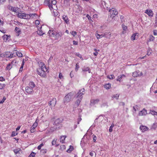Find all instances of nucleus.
Returning a JSON list of instances; mask_svg holds the SVG:
<instances>
[{
    "instance_id": "nucleus-1",
    "label": "nucleus",
    "mask_w": 157,
    "mask_h": 157,
    "mask_svg": "<svg viewBox=\"0 0 157 157\" xmlns=\"http://www.w3.org/2000/svg\"><path fill=\"white\" fill-rule=\"evenodd\" d=\"M62 120L60 118H58L54 120L53 123V124L55 127L53 129H52V128H51L50 130L54 131L56 130V129H60L62 126Z\"/></svg>"
},
{
    "instance_id": "nucleus-2",
    "label": "nucleus",
    "mask_w": 157,
    "mask_h": 157,
    "mask_svg": "<svg viewBox=\"0 0 157 157\" xmlns=\"http://www.w3.org/2000/svg\"><path fill=\"white\" fill-rule=\"evenodd\" d=\"M18 63V62L16 59L13 60L10 63L7 65L6 70H10L13 66H16L17 64Z\"/></svg>"
},
{
    "instance_id": "nucleus-3",
    "label": "nucleus",
    "mask_w": 157,
    "mask_h": 157,
    "mask_svg": "<svg viewBox=\"0 0 157 157\" xmlns=\"http://www.w3.org/2000/svg\"><path fill=\"white\" fill-rule=\"evenodd\" d=\"M109 12L110 17L112 18L118 14V12L116 9L115 8H112L110 9L109 10Z\"/></svg>"
},
{
    "instance_id": "nucleus-4",
    "label": "nucleus",
    "mask_w": 157,
    "mask_h": 157,
    "mask_svg": "<svg viewBox=\"0 0 157 157\" xmlns=\"http://www.w3.org/2000/svg\"><path fill=\"white\" fill-rule=\"evenodd\" d=\"M57 102L56 99V98H53L48 102V105L50 106L51 109H53L55 106Z\"/></svg>"
},
{
    "instance_id": "nucleus-5",
    "label": "nucleus",
    "mask_w": 157,
    "mask_h": 157,
    "mask_svg": "<svg viewBox=\"0 0 157 157\" xmlns=\"http://www.w3.org/2000/svg\"><path fill=\"white\" fill-rule=\"evenodd\" d=\"M37 72L38 74L42 77H45L46 76V72L47 71H44V70H42L40 68L37 69Z\"/></svg>"
},
{
    "instance_id": "nucleus-6",
    "label": "nucleus",
    "mask_w": 157,
    "mask_h": 157,
    "mask_svg": "<svg viewBox=\"0 0 157 157\" xmlns=\"http://www.w3.org/2000/svg\"><path fill=\"white\" fill-rule=\"evenodd\" d=\"M52 0H45L44 3L46 4L51 10H52L54 9V7L51 3Z\"/></svg>"
},
{
    "instance_id": "nucleus-7",
    "label": "nucleus",
    "mask_w": 157,
    "mask_h": 157,
    "mask_svg": "<svg viewBox=\"0 0 157 157\" xmlns=\"http://www.w3.org/2000/svg\"><path fill=\"white\" fill-rule=\"evenodd\" d=\"M72 96V94L71 93H68L64 98L65 102L70 101L71 99Z\"/></svg>"
},
{
    "instance_id": "nucleus-8",
    "label": "nucleus",
    "mask_w": 157,
    "mask_h": 157,
    "mask_svg": "<svg viewBox=\"0 0 157 157\" xmlns=\"http://www.w3.org/2000/svg\"><path fill=\"white\" fill-rule=\"evenodd\" d=\"M143 75L142 72L138 70L134 71L132 73V76L134 77H140L142 76Z\"/></svg>"
},
{
    "instance_id": "nucleus-9",
    "label": "nucleus",
    "mask_w": 157,
    "mask_h": 157,
    "mask_svg": "<svg viewBox=\"0 0 157 157\" xmlns=\"http://www.w3.org/2000/svg\"><path fill=\"white\" fill-rule=\"evenodd\" d=\"M17 17L20 18L27 19L29 16L25 13H18Z\"/></svg>"
},
{
    "instance_id": "nucleus-10",
    "label": "nucleus",
    "mask_w": 157,
    "mask_h": 157,
    "mask_svg": "<svg viewBox=\"0 0 157 157\" xmlns=\"http://www.w3.org/2000/svg\"><path fill=\"white\" fill-rule=\"evenodd\" d=\"M40 68L42 70H44V71H48V69L47 68L45 64L43 62H40L39 63Z\"/></svg>"
},
{
    "instance_id": "nucleus-11",
    "label": "nucleus",
    "mask_w": 157,
    "mask_h": 157,
    "mask_svg": "<svg viewBox=\"0 0 157 157\" xmlns=\"http://www.w3.org/2000/svg\"><path fill=\"white\" fill-rule=\"evenodd\" d=\"M85 89L84 88H83L80 90L78 92V93L77 96H76L77 98H82V95L85 93Z\"/></svg>"
},
{
    "instance_id": "nucleus-12",
    "label": "nucleus",
    "mask_w": 157,
    "mask_h": 157,
    "mask_svg": "<svg viewBox=\"0 0 157 157\" xmlns=\"http://www.w3.org/2000/svg\"><path fill=\"white\" fill-rule=\"evenodd\" d=\"M25 90L26 92L29 94H31L33 92V89L29 87V86H27L25 87Z\"/></svg>"
},
{
    "instance_id": "nucleus-13",
    "label": "nucleus",
    "mask_w": 157,
    "mask_h": 157,
    "mask_svg": "<svg viewBox=\"0 0 157 157\" xmlns=\"http://www.w3.org/2000/svg\"><path fill=\"white\" fill-rule=\"evenodd\" d=\"M145 13L147 14L150 17H152L153 16V12L151 10L147 9L145 10Z\"/></svg>"
},
{
    "instance_id": "nucleus-14",
    "label": "nucleus",
    "mask_w": 157,
    "mask_h": 157,
    "mask_svg": "<svg viewBox=\"0 0 157 157\" xmlns=\"http://www.w3.org/2000/svg\"><path fill=\"white\" fill-rule=\"evenodd\" d=\"M139 37V33H134L132 35L131 37V39L133 41L135 40L136 39H137Z\"/></svg>"
},
{
    "instance_id": "nucleus-15",
    "label": "nucleus",
    "mask_w": 157,
    "mask_h": 157,
    "mask_svg": "<svg viewBox=\"0 0 157 157\" xmlns=\"http://www.w3.org/2000/svg\"><path fill=\"white\" fill-rule=\"evenodd\" d=\"M140 129L142 132H144L147 131L148 129V128L146 126L142 125L140 126Z\"/></svg>"
},
{
    "instance_id": "nucleus-16",
    "label": "nucleus",
    "mask_w": 157,
    "mask_h": 157,
    "mask_svg": "<svg viewBox=\"0 0 157 157\" xmlns=\"http://www.w3.org/2000/svg\"><path fill=\"white\" fill-rule=\"evenodd\" d=\"M155 39V37L154 36H153L152 35H150L149 37L148 40H147V44L148 45L149 42L154 41Z\"/></svg>"
},
{
    "instance_id": "nucleus-17",
    "label": "nucleus",
    "mask_w": 157,
    "mask_h": 157,
    "mask_svg": "<svg viewBox=\"0 0 157 157\" xmlns=\"http://www.w3.org/2000/svg\"><path fill=\"white\" fill-rule=\"evenodd\" d=\"M9 9L10 10L13 12L15 13H17V10H18L17 8L13 7L11 6H9Z\"/></svg>"
},
{
    "instance_id": "nucleus-18",
    "label": "nucleus",
    "mask_w": 157,
    "mask_h": 157,
    "mask_svg": "<svg viewBox=\"0 0 157 157\" xmlns=\"http://www.w3.org/2000/svg\"><path fill=\"white\" fill-rule=\"evenodd\" d=\"M62 19L67 24L69 23V19L66 15H63L62 16Z\"/></svg>"
},
{
    "instance_id": "nucleus-19",
    "label": "nucleus",
    "mask_w": 157,
    "mask_h": 157,
    "mask_svg": "<svg viewBox=\"0 0 157 157\" xmlns=\"http://www.w3.org/2000/svg\"><path fill=\"white\" fill-rule=\"evenodd\" d=\"M147 114V113L146 110L144 109L140 111L139 113V115L140 116H142L145 115Z\"/></svg>"
},
{
    "instance_id": "nucleus-20",
    "label": "nucleus",
    "mask_w": 157,
    "mask_h": 157,
    "mask_svg": "<svg viewBox=\"0 0 157 157\" xmlns=\"http://www.w3.org/2000/svg\"><path fill=\"white\" fill-rule=\"evenodd\" d=\"M63 34L61 32H56L55 35V38L56 40L58 39L60 37L62 36Z\"/></svg>"
},
{
    "instance_id": "nucleus-21",
    "label": "nucleus",
    "mask_w": 157,
    "mask_h": 157,
    "mask_svg": "<svg viewBox=\"0 0 157 157\" xmlns=\"http://www.w3.org/2000/svg\"><path fill=\"white\" fill-rule=\"evenodd\" d=\"M56 33V31L52 30H50L48 32L49 36H54L55 35Z\"/></svg>"
},
{
    "instance_id": "nucleus-22",
    "label": "nucleus",
    "mask_w": 157,
    "mask_h": 157,
    "mask_svg": "<svg viewBox=\"0 0 157 157\" xmlns=\"http://www.w3.org/2000/svg\"><path fill=\"white\" fill-rule=\"evenodd\" d=\"M66 136H60V142L62 143H64L65 140L66 138Z\"/></svg>"
},
{
    "instance_id": "nucleus-23",
    "label": "nucleus",
    "mask_w": 157,
    "mask_h": 157,
    "mask_svg": "<svg viewBox=\"0 0 157 157\" xmlns=\"http://www.w3.org/2000/svg\"><path fill=\"white\" fill-rule=\"evenodd\" d=\"M122 27L124 30V31L122 32V34H124L125 33L124 31H126L128 29L127 26L123 24L122 25Z\"/></svg>"
},
{
    "instance_id": "nucleus-24",
    "label": "nucleus",
    "mask_w": 157,
    "mask_h": 157,
    "mask_svg": "<svg viewBox=\"0 0 157 157\" xmlns=\"http://www.w3.org/2000/svg\"><path fill=\"white\" fill-rule=\"evenodd\" d=\"M111 33L110 32L105 33L104 34V37L107 38H109L111 37Z\"/></svg>"
},
{
    "instance_id": "nucleus-25",
    "label": "nucleus",
    "mask_w": 157,
    "mask_h": 157,
    "mask_svg": "<svg viewBox=\"0 0 157 157\" xmlns=\"http://www.w3.org/2000/svg\"><path fill=\"white\" fill-rule=\"evenodd\" d=\"M82 71H88L89 73H90L91 71L90 68L88 67H84L82 69Z\"/></svg>"
},
{
    "instance_id": "nucleus-26",
    "label": "nucleus",
    "mask_w": 157,
    "mask_h": 157,
    "mask_svg": "<svg viewBox=\"0 0 157 157\" xmlns=\"http://www.w3.org/2000/svg\"><path fill=\"white\" fill-rule=\"evenodd\" d=\"M152 50L150 48H148L147 55L148 56H150L152 53Z\"/></svg>"
},
{
    "instance_id": "nucleus-27",
    "label": "nucleus",
    "mask_w": 157,
    "mask_h": 157,
    "mask_svg": "<svg viewBox=\"0 0 157 157\" xmlns=\"http://www.w3.org/2000/svg\"><path fill=\"white\" fill-rule=\"evenodd\" d=\"M15 31L17 33V36H19V34L21 33V30L19 28L16 27L15 29Z\"/></svg>"
},
{
    "instance_id": "nucleus-28",
    "label": "nucleus",
    "mask_w": 157,
    "mask_h": 157,
    "mask_svg": "<svg viewBox=\"0 0 157 157\" xmlns=\"http://www.w3.org/2000/svg\"><path fill=\"white\" fill-rule=\"evenodd\" d=\"M125 77V75L124 74H122L120 76H118L117 79V81H119L120 82H121V80L123 77Z\"/></svg>"
},
{
    "instance_id": "nucleus-29",
    "label": "nucleus",
    "mask_w": 157,
    "mask_h": 157,
    "mask_svg": "<svg viewBox=\"0 0 157 157\" xmlns=\"http://www.w3.org/2000/svg\"><path fill=\"white\" fill-rule=\"evenodd\" d=\"M78 99L76 100L75 103L77 105V106H78L80 104L81 100L82 99V98H77Z\"/></svg>"
},
{
    "instance_id": "nucleus-30",
    "label": "nucleus",
    "mask_w": 157,
    "mask_h": 157,
    "mask_svg": "<svg viewBox=\"0 0 157 157\" xmlns=\"http://www.w3.org/2000/svg\"><path fill=\"white\" fill-rule=\"evenodd\" d=\"M29 85L31 88L33 89L35 86V84L33 82H30L29 84Z\"/></svg>"
},
{
    "instance_id": "nucleus-31",
    "label": "nucleus",
    "mask_w": 157,
    "mask_h": 157,
    "mask_svg": "<svg viewBox=\"0 0 157 157\" xmlns=\"http://www.w3.org/2000/svg\"><path fill=\"white\" fill-rule=\"evenodd\" d=\"M96 36L97 37V38L98 39H100L101 38H102L103 37H104V34H101L100 35L98 33H97L96 35Z\"/></svg>"
},
{
    "instance_id": "nucleus-32",
    "label": "nucleus",
    "mask_w": 157,
    "mask_h": 157,
    "mask_svg": "<svg viewBox=\"0 0 157 157\" xmlns=\"http://www.w3.org/2000/svg\"><path fill=\"white\" fill-rule=\"evenodd\" d=\"M74 149L73 147L72 146L70 145V147L67 150V152L69 153L71 152Z\"/></svg>"
},
{
    "instance_id": "nucleus-33",
    "label": "nucleus",
    "mask_w": 157,
    "mask_h": 157,
    "mask_svg": "<svg viewBox=\"0 0 157 157\" xmlns=\"http://www.w3.org/2000/svg\"><path fill=\"white\" fill-rule=\"evenodd\" d=\"M38 121L37 120H36L35 122L33 124L32 127H33V128H35L38 125Z\"/></svg>"
},
{
    "instance_id": "nucleus-34",
    "label": "nucleus",
    "mask_w": 157,
    "mask_h": 157,
    "mask_svg": "<svg viewBox=\"0 0 157 157\" xmlns=\"http://www.w3.org/2000/svg\"><path fill=\"white\" fill-rule=\"evenodd\" d=\"M119 94H118L113 95L112 96V98H115L117 99H118L119 96Z\"/></svg>"
},
{
    "instance_id": "nucleus-35",
    "label": "nucleus",
    "mask_w": 157,
    "mask_h": 157,
    "mask_svg": "<svg viewBox=\"0 0 157 157\" xmlns=\"http://www.w3.org/2000/svg\"><path fill=\"white\" fill-rule=\"evenodd\" d=\"M157 128V123H154L151 127V129H155Z\"/></svg>"
},
{
    "instance_id": "nucleus-36",
    "label": "nucleus",
    "mask_w": 157,
    "mask_h": 157,
    "mask_svg": "<svg viewBox=\"0 0 157 157\" xmlns=\"http://www.w3.org/2000/svg\"><path fill=\"white\" fill-rule=\"evenodd\" d=\"M110 87L111 84L109 83L106 84L104 86V88L106 89H109Z\"/></svg>"
},
{
    "instance_id": "nucleus-37",
    "label": "nucleus",
    "mask_w": 157,
    "mask_h": 157,
    "mask_svg": "<svg viewBox=\"0 0 157 157\" xmlns=\"http://www.w3.org/2000/svg\"><path fill=\"white\" fill-rule=\"evenodd\" d=\"M16 54L17 56L19 57H22L23 56L22 53L20 52L17 51L16 52Z\"/></svg>"
},
{
    "instance_id": "nucleus-38",
    "label": "nucleus",
    "mask_w": 157,
    "mask_h": 157,
    "mask_svg": "<svg viewBox=\"0 0 157 157\" xmlns=\"http://www.w3.org/2000/svg\"><path fill=\"white\" fill-rule=\"evenodd\" d=\"M75 55L79 57L82 60H83L84 59L83 57H82V56L79 53H76Z\"/></svg>"
},
{
    "instance_id": "nucleus-39",
    "label": "nucleus",
    "mask_w": 157,
    "mask_h": 157,
    "mask_svg": "<svg viewBox=\"0 0 157 157\" xmlns=\"http://www.w3.org/2000/svg\"><path fill=\"white\" fill-rule=\"evenodd\" d=\"M57 2L55 0H53L51 2V3L52 4V5L53 6V7L54 8V7L56 6V4Z\"/></svg>"
},
{
    "instance_id": "nucleus-40",
    "label": "nucleus",
    "mask_w": 157,
    "mask_h": 157,
    "mask_svg": "<svg viewBox=\"0 0 157 157\" xmlns=\"http://www.w3.org/2000/svg\"><path fill=\"white\" fill-rule=\"evenodd\" d=\"M94 50L95 52H94L93 54L94 56H97L98 54V52H99L100 51L99 50H97L96 48H94Z\"/></svg>"
},
{
    "instance_id": "nucleus-41",
    "label": "nucleus",
    "mask_w": 157,
    "mask_h": 157,
    "mask_svg": "<svg viewBox=\"0 0 157 157\" xmlns=\"http://www.w3.org/2000/svg\"><path fill=\"white\" fill-rule=\"evenodd\" d=\"M57 140V139L54 138V139H53L52 142V145H55L56 144Z\"/></svg>"
},
{
    "instance_id": "nucleus-42",
    "label": "nucleus",
    "mask_w": 157,
    "mask_h": 157,
    "mask_svg": "<svg viewBox=\"0 0 157 157\" xmlns=\"http://www.w3.org/2000/svg\"><path fill=\"white\" fill-rule=\"evenodd\" d=\"M150 113L153 115H157V112L154 110H150Z\"/></svg>"
},
{
    "instance_id": "nucleus-43",
    "label": "nucleus",
    "mask_w": 157,
    "mask_h": 157,
    "mask_svg": "<svg viewBox=\"0 0 157 157\" xmlns=\"http://www.w3.org/2000/svg\"><path fill=\"white\" fill-rule=\"evenodd\" d=\"M37 33L38 35L40 36L44 34V33H43V32L41 31V29H38V30L37 31Z\"/></svg>"
},
{
    "instance_id": "nucleus-44",
    "label": "nucleus",
    "mask_w": 157,
    "mask_h": 157,
    "mask_svg": "<svg viewBox=\"0 0 157 157\" xmlns=\"http://www.w3.org/2000/svg\"><path fill=\"white\" fill-rule=\"evenodd\" d=\"M21 149L20 148H18L17 149H14L13 150L14 152L16 154H17L19 151H21Z\"/></svg>"
},
{
    "instance_id": "nucleus-45",
    "label": "nucleus",
    "mask_w": 157,
    "mask_h": 157,
    "mask_svg": "<svg viewBox=\"0 0 157 157\" xmlns=\"http://www.w3.org/2000/svg\"><path fill=\"white\" fill-rule=\"evenodd\" d=\"M29 17H28L27 19H29L31 17L33 16H35L36 15V14L35 13H31L30 14H26Z\"/></svg>"
},
{
    "instance_id": "nucleus-46",
    "label": "nucleus",
    "mask_w": 157,
    "mask_h": 157,
    "mask_svg": "<svg viewBox=\"0 0 157 157\" xmlns=\"http://www.w3.org/2000/svg\"><path fill=\"white\" fill-rule=\"evenodd\" d=\"M133 109L135 111H136L137 110H138L139 107L137 105H136L133 107Z\"/></svg>"
},
{
    "instance_id": "nucleus-47",
    "label": "nucleus",
    "mask_w": 157,
    "mask_h": 157,
    "mask_svg": "<svg viewBox=\"0 0 157 157\" xmlns=\"http://www.w3.org/2000/svg\"><path fill=\"white\" fill-rule=\"evenodd\" d=\"M5 87V84H0V89H3Z\"/></svg>"
},
{
    "instance_id": "nucleus-48",
    "label": "nucleus",
    "mask_w": 157,
    "mask_h": 157,
    "mask_svg": "<svg viewBox=\"0 0 157 157\" xmlns=\"http://www.w3.org/2000/svg\"><path fill=\"white\" fill-rule=\"evenodd\" d=\"M70 33L73 36H75L77 34V32L75 31H72Z\"/></svg>"
},
{
    "instance_id": "nucleus-49",
    "label": "nucleus",
    "mask_w": 157,
    "mask_h": 157,
    "mask_svg": "<svg viewBox=\"0 0 157 157\" xmlns=\"http://www.w3.org/2000/svg\"><path fill=\"white\" fill-rule=\"evenodd\" d=\"M79 68V67L78 65V63H76V66H75V71H78V69Z\"/></svg>"
},
{
    "instance_id": "nucleus-50",
    "label": "nucleus",
    "mask_w": 157,
    "mask_h": 157,
    "mask_svg": "<svg viewBox=\"0 0 157 157\" xmlns=\"http://www.w3.org/2000/svg\"><path fill=\"white\" fill-rule=\"evenodd\" d=\"M35 155H36V153H35L33 152L29 156V157H34Z\"/></svg>"
},
{
    "instance_id": "nucleus-51",
    "label": "nucleus",
    "mask_w": 157,
    "mask_h": 157,
    "mask_svg": "<svg viewBox=\"0 0 157 157\" xmlns=\"http://www.w3.org/2000/svg\"><path fill=\"white\" fill-rule=\"evenodd\" d=\"M99 101V99H96L95 100H92L91 101H93V103L94 104H96V103H97Z\"/></svg>"
},
{
    "instance_id": "nucleus-52",
    "label": "nucleus",
    "mask_w": 157,
    "mask_h": 157,
    "mask_svg": "<svg viewBox=\"0 0 157 157\" xmlns=\"http://www.w3.org/2000/svg\"><path fill=\"white\" fill-rule=\"evenodd\" d=\"M8 36L6 35H4L3 36V38L4 40L6 41L7 40Z\"/></svg>"
},
{
    "instance_id": "nucleus-53",
    "label": "nucleus",
    "mask_w": 157,
    "mask_h": 157,
    "mask_svg": "<svg viewBox=\"0 0 157 157\" xmlns=\"http://www.w3.org/2000/svg\"><path fill=\"white\" fill-rule=\"evenodd\" d=\"M44 145V144L43 143H41L40 144L39 146H38L37 147V149L38 150H40L41 149V147L43 146Z\"/></svg>"
},
{
    "instance_id": "nucleus-54",
    "label": "nucleus",
    "mask_w": 157,
    "mask_h": 157,
    "mask_svg": "<svg viewBox=\"0 0 157 157\" xmlns=\"http://www.w3.org/2000/svg\"><path fill=\"white\" fill-rule=\"evenodd\" d=\"M94 154H95V155H96V153L94 151H92L90 152L89 154L91 156H93Z\"/></svg>"
},
{
    "instance_id": "nucleus-55",
    "label": "nucleus",
    "mask_w": 157,
    "mask_h": 157,
    "mask_svg": "<svg viewBox=\"0 0 157 157\" xmlns=\"http://www.w3.org/2000/svg\"><path fill=\"white\" fill-rule=\"evenodd\" d=\"M107 77L110 79H113L115 78V76L113 75H111L110 76H108Z\"/></svg>"
},
{
    "instance_id": "nucleus-56",
    "label": "nucleus",
    "mask_w": 157,
    "mask_h": 157,
    "mask_svg": "<svg viewBox=\"0 0 157 157\" xmlns=\"http://www.w3.org/2000/svg\"><path fill=\"white\" fill-rule=\"evenodd\" d=\"M59 78L61 79L63 78V76L62 74L60 72L59 75Z\"/></svg>"
},
{
    "instance_id": "nucleus-57",
    "label": "nucleus",
    "mask_w": 157,
    "mask_h": 157,
    "mask_svg": "<svg viewBox=\"0 0 157 157\" xmlns=\"http://www.w3.org/2000/svg\"><path fill=\"white\" fill-rule=\"evenodd\" d=\"M93 142H95L97 139L96 136L94 135V134L93 135Z\"/></svg>"
},
{
    "instance_id": "nucleus-58",
    "label": "nucleus",
    "mask_w": 157,
    "mask_h": 157,
    "mask_svg": "<svg viewBox=\"0 0 157 157\" xmlns=\"http://www.w3.org/2000/svg\"><path fill=\"white\" fill-rule=\"evenodd\" d=\"M30 132L31 133H33L35 132V128L33 127H32L31 128H30Z\"/></svg>"
},
{
    "instance_id": "nucleus-59",
    "label": "nucleus",
    "mask_w": 157,
    "mask_h": 157,
    "mask_svg": "<svg viewBox=\"0 0 157 157\" xmlns=\"http://www.w3.org/2000/svg\"><path fill=\"white\" fill-rule=\"evenodd\" d=\"M17 133H16L14 132H12V134L11 135V136L12 137L14 136H15L16 135H17Z\"/></svg>"
},
{
    "instance_id": "nucleus-60",
    "label": "nucleus",
    "mask_w": 157,
    "mask_h": 157,
    "mask_svg": "<svg viewBox=\"0 0 157 157\" xmlns=\"http://www.w3.org/2000/svg\"><path fill=\"white\" fill-rule=\"evenodd\" d=\"M6 98L5 97H4L3 98V99H2V100L0 101V104H2L6 100Z\"/></svg>"
},
{
    "instance_id": "nucleus-61",
    "label": "nucleus",
    "mask_w": 157,
    "mask_h": 157,
    "mask_svg": "<svg viewBox=\"0 0 157 157\" xmlns=\"http://www.w3.org/2000/svg\"><path fill=\"white\" fill-rule=\"evenodd\" d=\"M155 24L157 25V12L155 14Z\"/></svg>"
},
{
    "instance_id": "nucleus-62",
    "label": "nucleus",
    "mask_w": 157,
    "mask_h": 157,
    "mask_svg": "<svg viewBox=\"0 0 157 157\" xmlns=\"http://www.w3.org/2000/svg\"><path fill=\"white\" fill-rule=\"evenodd\" d=\"M35 23L36 25H38L40 24V22L39 20H36L35 21Z\"/></svg>"
},
{
    "instance_id": "nucleus-63",
    "label": "nucleus",
    "mask_w": 157,
    "mask_h": 157,
    "mask_svg": "<svg viewBox=\"0 0 157 157\" xmlns=\"http://www.w3.org/2000/svg\"><path fill=\"white\" fill-rule=\"evenodd\" d=\"M70 0H64V4H67L69 2Z\"/></svg>"
},
{
    "instance_id": "nucleus-64",
    "label": "nucleus",
    "mask_w": 157,
    "mask_h": 157,
    "mask_svg": "<svg viewBox=\"0 0 157 157\" xmlns=\"http://www.w3.org/2000/svg\"><path fill=\"white\" fill-rule=\"evenodd\" d=\"M73 42L74 45H77L78 44V42L77 41H76L75 40H73Z\"/></svg>"
}]
</instances>
